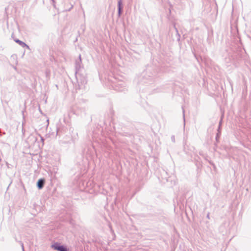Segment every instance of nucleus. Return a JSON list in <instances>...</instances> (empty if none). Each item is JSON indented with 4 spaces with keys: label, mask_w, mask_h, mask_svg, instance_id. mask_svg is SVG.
I'll return each instance as SVG.
<instances>
[{
    "label": "nucleus",
    "mask_w": 251,
    "mask_h": 251,
    "mask_svg": "<svg viewBox=\"0 0 251 251\" xmlns=\"http://www.w3.org/2000/svg\"><path fill=\"white\" fill-rule=\"evenodd\" d=\"M16 42L18 43L19 45H20L21 46H22L23 47H28L24 42L20 41V40H16Z\"/></svg>",
    "instance_id": "3"
},
{
    "label": "nucleus",
    "mask_w": 251,
    "mask_h": 251,
    "mask_svg": "<svg viewBox=\"0 0 251 251\" xmlns=\"http://www.w3.org/2000/svg\"><path fill=\"white\" fill-rule=\"evenodd\" d=\"M51 248L57 251H67V249L63 246H59L58 243H55L51 245Z\"/></svg>",
    "instance_id": "1"
},
{
    "label": "nucleus",
    "mask_w": 251,
    "mask_h": 251,
    "mask_svg": "<svg viewBox=\"0 0 251 251\" xmlns=\"http://www.w3.org/2000/svg\"><path fill=\"white\" fill-rule=\"evenodd\" d=\"M118 5H119V13H120V12H121V9H122V6H121V0H120V1L118 2Z\"/></svg>",
    "instance_id": "4"
},
{
    "label": "nucleus",
    "mask_w": 251,
    "mask_h": 251,
    "mask_svg": "<svg viewBox=\"0 0 251 251\" xmlns=\"http://www.w3.org/2000/svg\"><path fill=\"white\" fill-rule=\"evenodd\" d=\"M44 184V180L43 179H39L37 183L38 187L39 189H41L43 188Z\"/></svg>",
    "instance_id": "2"
}]
</instances>
